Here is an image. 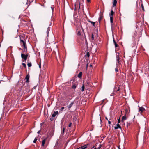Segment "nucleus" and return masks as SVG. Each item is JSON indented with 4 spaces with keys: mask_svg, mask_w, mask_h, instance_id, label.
Returning a JSON list of instances; mask_svg holds the SVG:
<instances>
[{
    "mask_svg": "<svg viewBox=\"0 0 149 149\" xmlns=\"http://www.w3.org/2000/svg\"><path fill=\"white\" fill-rule=\"evenodd\" d=\"M116 58H117V61L118 62V64H119V58L118 56L117 55L116 56Z\"/></svg>",
    "mask_w": 149,
    "mask_h": 149,
    "instance_id": "nucleus-18",
    "label": "nucleus"
},
{
    "mask_svg": "<svg viewBox=\"0 0 149 149\" xmlns=\"http://www.w3.org/2000/svg\"><path fill=\"white\" fill-rule=\"evenodd\" d=\"M113 43L114 44L115 47L116 48H117V47H118L119 46L116 43V41H115V40H114V38H113Z\"/></svg>",
    "mask_w": 149,
    "mask_h": 149,
    "instance_id": "nucleus-10",
    "label": "nucleus"
},
{
    "mask_svg": "<svg viewBox=\"0 0 149 149\" xmlns=\"http://www.w3.org/2000/svg\"><path fill=\"white\" fill-rule=\"evenodd\" d=\"M139 110L141 112H142L145 111V109L143 107H139Z\"/></svg>",
    "mask_w": 149,
    "mask_h": 149,
    "instance_id": "nucleus-8",
    "label": "nucleus"
},
{
    "mask_svg": "<svg viewBox=\"0 0 149 149\" xmlns=\"http://www.w3.org/2000/svg\"><path fill=\"white\" fill-rule=\"evenodd\" d=\"M117 3V1L116 0H114L113 5V6H115Z\"/></svg>",
    "mask_w": 149,
    "mask_h": 149,
    "instance_id": "nucleus-17",
    "label": "nucleus"
},
{
    "mask_svg": "<svg viewBox=\"0 0 149 149\" xmlns=\"http://www.w3.org/2000/svg\"><path fill=\"white\" fill-rule=\"evenodd\" d=\"M115 70L116 72H117L118 71V69L117 68V67L116 68Z\"/></svg>",
    "mask_w": 149,
    "mask_h": 149,
    "instance_id": "nucleus-33",
    "label": "nucleus"
},
{
    "mask_svg": "<svg viewBox=\"0 0 149 149\" xmlns=\"http://www.w3.org/2000/svg\"><path fill=\"white\" fill-rule=\"evenodd\" d=\"M64 131H65V128H63V130H62V131L61 132V134H62V135H63L64 134Z\"/></svg>",
    "mask_w": 149,
    "mask_h": 149,
    "instance_id": "nucleus-20",
    "label": "nucleus"
},
{
    "mask_svg": "<svg viewBox=\"0 0 149 149\" xmlns=\"http://www.w3.org/2000/svg\"><path fill=\"white\" fill-rule=\"evenodd\" d=\"M71 125H72V123H70L69 125H68V127H70L71 126Z\"/></svg>",
    "mask_w": 149,
    "mask_h": 149,
    "instance_id": "nucleus-31",
    "label": "nucleus"
},
{
    "mask_svg": "<svg viewBox=\"0 0 149 149\" xmlns=\"http://www.w3.org/2000/svg\"><path fill=\"white\" fill-rule=\"evenodd\" d=\"M91 39L93 40H94V35L93 33L92 34Z\"/></svg>",
    "mask_w": 149,
    "mask_h": 149,
    "instance_id": "nucleus-28",
    "label": "nucleus"
},
{
    "mask_svg": "<svg viewBox=\"0 0 149 149\" xmlns=\"http://www.w3.org/2000/svg\"><path fill=\"white\" fill-rule=\"evenodd\" d=\"M103 15L101 14L100 15V16H99V19H98V20H99V22L100 23L101 20H102V18H103Z\"/></svg>",
    "mask_w": 149,
    "mask_h": 149,
    "instance_id": "nucleus-12",
    "label": "nucleus"
},
{
    "mask_svg": "<svg viewBox=\"0 0 149 149\" xmlns=\"http://www.w3.org/2000/svg\"><path fill=\"white\" fill-rule=\"evenodd\" d=\"M30 78V76L29 74H28L26 76V77L25 78V79L26 80V83H29V79Z\"/></svg>",
    "mask_w": 149,
    "mask_h": 149,
    "instance_id": "nucleus-6",
    "label": "nucleus"
},
{
    "mask_svg": "<svg viewBox=\"0 0 149 149\" xmlns=\"http://www.w3.org/2000/svg\"><path fill=\"white\" fill-rule=\"evenodd\" d=\"M20 43L21 45L23 44V46L24 47V50L25 53L27 51V45L25 42V38L23 36H20Z\"/></svg>",
    "mask_w": 149,
    "mask_h": 149,
    "instance_id": "nucleus-1",
    "label": "nucleus"
},
{
    "mask_svg": "<svg viewBox=\"0 0 149 149\" xmlns=\"http://www.w3.org/2000/svg\"><path fill=\"white\" fill-rule=\"evenodd\" d=\"M105 119H106L108 121V119L107 118V117H105Z\"/></svg>",
    "mask_w": 149,
    "mask_h": 149,
    "instance_id": "nucleus-40",
    "label": "nucleus"
},
{
    "mask_svg": "<svg viewBox=\"0 0 149 149\" xmlns=\"http://www.w3.org/2000/svg\"><path fill=\"white\" fill-rule=\"evenodd\" d=\"M114 128L115 129H116L118 128H120V129H121V127L120 126V125L118 124L116 125V126L115 127H114Z\"/></svg>",
    "mask_w": 149,
    "mask_h": 149,
    "instance_id": "nucleus-9",
    "label": "nucleus"
},
{
    "mask_svg": "<svg viewBox=\"0 0 149 149\" xmlns=\"http://www.w3.org/2000/svg\"><path fill=\"white\" fill-rule=\"evenodd\" d=\"M114 14V12H113L112 10H111V11L110 14V22L111 24L113 23V16Z\"/></svg>",
    "mask_w": 149,
    "mask_h": 149,
    "instance_id": "nucleus-4",
    "label": "nucleus"
},
{
    "mask_svg": "<svg viewBox=\"0 0 149 149\" xmlns=\"http://www.w3.org/2000/svg\"><path fill=\"white\" fill-rule=\"evenodd\" d=\"M77 34L79 35H81V32H80V31H78V33H77Z\"/></svg>",
    "mask_w": 149,
    "mask_h": 149,
    "instance_id": "nucleus-30",
    "label": "nucleus"
},
{
    "mask_svg": "<svg viewBox=\"0 0 149 149\" xmlns=\"http://www.w3.org/2000/svg\"><path fill=\"white\" fill-rule=\"evenodd\" d=\"M50 28L49 27H48L47 28V33L48 36V35L49 31L50 30Z\"/></svg>",
    "mask_w": 149,
    "mask_h": 149,
    "instance_id": "nucleus-22",
    "label": "nucleus"
},
{
    "mask_svg": "<svg viewBox=\"0 0 149 149\" xmlns=\"http://www.w3.org/2000/svg\"><path fill=\"white\" fill-rule=\"evenodd\" d=\"M39 67L40 68H41V64H40L39 65Z\"/></svg>",
    "mask_w": 149,
    "mask_h": 149,
    "instance_id": "nucleus-38",
    "label": "nucleus"
},
{
    "mask_svg": "<svg viewBox=\"0 0 149 149\" xmlns=\"http://www.w3.org/2000/svg\"><path fill=\"white\" fill-rule=\"evenodd\" d=\"M58 111H54V113L52 115V117L50 118V120L51 121H52L55 120V117L56 115H58Z\"/></svg>",
    "mask_w": 149,
    "mask_h": 149,
    "instance_id": "nucleus-3",
    "label": "nucleus"
},
{
    "mask_svg": "<svg viewBox=\"0 0 149 149\" xmlns=\"http://www.w3.org/2000/svg\"><path fill=\"white\" fill-rule=\"evenodd\" d=\"M37 139L36 138H35L33 141V142L34 143H35L36 142V141H37Z\"/></svg>",
    "mask_w": 149,
    "mask_h": 149,
    "instance_id": "nucleus-27",
    "label": "nucleus"
},
{
    "mask_svg": "<svg viewBox=\"0 0 149 149\" xmlns=\"http://www.w3.org/2000/svg\"><path fill=\"white\" fill-rule=\"evenodd\" d=\"M98 144V143H96V144H95V146H97V144Z\"/></svg>",
    "mask_w": 149,
    "mask_h": 149,
    "instance_id": "nucleus-41",
    "label": "nucleus"
},
{
    "mask_svg": "<svg viewBox=\"0 0 149 149\" xmlns=\"http://www.w3.org/2000/svg\"><path fill=\"white\" fill-rule=\"evenodd\" d=\"M74 104V102H71V103H70V104L68 106V108L70 109V108L73 105V104Z\"/></svg>",
    "mask_w": 149,
    "mask_h": 149,
    "instance_id": "nucleus-13",
    "label": "nucleus"
},
{
    "mask_svg": "<svg viewBox=\"0 0 149 149\" xmlns=\"http://www.w3.org/2000/svg\"><path fill=\"white\" fill-rule=\"evenodd\" d=\"M87 1L88 3H90V0H87Z\"/></svg>",
    "mask_w": 149,
    "mask_h": 149,
    "instance_id": "nucleus-34",
    "label": "nucleus"
},
{
    "mask_svg": "<svg viewBox=\"0 0 149 149\" xmlns=\"http://www.w3.org/2000/svg\"><path fill=\"white\" fill-rule=\"evenodd\" d=\"M100 121H101V117H100Z\"/></svg>",
    "mask_w": 149,
    "mask_h": 149,
    "instance_id": "nucleus-44",
    "label": "nucleus"
},
{
    "mask_svg": "<svg viewBox=\"0 0 149 149\" xmlns=\"http://www.w3.org/2000/svg\"><path fill=\"white\" fill-rule=\"evenodd\" d=\"M108 124H111V122L110 121L108 120Z\"/></svg>",
    "mask_w": 149,
    "mask_h": 149,
    "instance_id": "nucleus-35",
    "label": "nucleus"
},
{
    "mask_svg": "<svg viewBox=\"0 0 149 149\" xmlns=\"http://www.w3.org/2000/svg\"><path fill=\"white\" fill-rule=\"evenodd\" d=\"M101 146H102V145L101 144H100L99 145V148H101Z\"/></svg>",
    "mask_w": 149,
    "mask_h": 149,
    "instance_id": "nucleus-36",
    "label": "nucleus"
},
{
    "mask_svg": "<svg viewBox=\"0 0 149 149\" xmlns=\"http://www.w3.org/2000/svg\"><path fill=\"white\" fill-rule=\"evenodd\" d=\"M141 8H142V10H143V11H144V9L143 5V4H141Z\"/></svg>",
    "mask_w": 149,
    "mask_h": 149,
    "instance_id": "nucleus-21",
    "label": "nucleus"
},
{
    "mask_svg": "<svg viewBox=\"0 0 149 149\" xmlns=\"http://www.w3.org/2000/svg\"><path fill=\"white\" fill-rule=\"evenodd\" d=\"M20 49L22 50V49H21V48H20Z\"/></svg>",
    "mask_w": 149,
    "mask_h": 149,
    "instance_id": "nucleus-46",
    "label": "nucleus"
},
{
    "mask_svg": "<svg viewBox=\"0 0 149 149\" xmlns=\"http://www.w3.org/2000/svg\"><path fill=\"white\" fill-rule=\"evenodd\" d=\"M118 149H120V148L119 147H118Z\"/></svg>",
    "mask_w": 149,
    "mask_h": 149,
    "instance_id": "nucleus-45",
    "label": "nucleus"
},
{
    "mask_svg": "<svg viewBox=\"0 0 149 149\" xmlns=\"http://www.w3.org/2000/svg\"><path fill=\"white\" fill-rule=\"evenodd\" d=\"M40 130H39V131H38L37 132V133L38 134H40Z\"/></svg>",
    "mask_w": 149,
    "mask_h": 149,
    "instance_id": "nucleus-37",
    "label": "nucleus"
},
{
    "mask_svg": "<svg viewBox=\"0 0 149 149\" xmlns=\"http://www.w3.org/2000/svg\"><path fill=\"white\" fill-rule=\"evenodd\" d=\"M64 109V107H62L61 108V110L62 111H63Z\"/></svg>",
    "mask_w": 149,
    "mask_h": 149,
    "instance_id": "nucleus-32",
    "label": "nucleus"
},
{
    "mask_svg": "<svg viewBox=\"0 0 149 149\" xmlns=\"http://www.w3.org/2000/svg\"><path fill=\"white\" fill-rule=\"evenodd\" d=\"M28 56V54H26L25 55L22 53L21 54V57L22 58V59H24V61H26V60Z\"/></svg>",
    "mask_w": 149,
    "mask_h": 149,
    "instance_id": "nucleus-5",
    "label": "nucleus"
},
{
    "mask_svg": "<svg viewBox=\"0 0 149 149\" xmlns=\"http://www.w3.org/2000/svg\"><path fill=\"white\" fill-rule=\"evenodd\" d=\"M43 123H41V125H42V124H43Z\"/></svg>",
    "mask_w": 149,
    "mask_h": 149,
    "instance_id": "nucleus-43",
    "label": "nucleus"
},
{
    "mask_svg": "<svg viewBox=\"0 0 149 149\" xmlns=\"http://www.w3.org/2000/svg\"><path fill=\"white\" fill-rule=\"evenodd\" d=\"M88 21L92 24L94 26H95V22L91 21L90 20H88Z\"/></svg>",
    "mask_w": 149,
    "mask_h": 149,
    "instance_id": "nucleus-16",
    "label": "nucleus"
},
{
    "mask_svg": "<svg viewBox=\"0 0 149 149\" xmlns=\"http://www.w3.org/2000/svg\"><path fill=\"white\" fill-rule=\"evenodd\" d=\"M22 64L24 68H26V66L25 64L24 63H22Z\"/></svg>",
    "mask_w": 149,
    "mask_h": 149,
    "instance_id": "nucleus-25",
    "label": "nucleus"
},
{
    "mask_svg": "<svg viewBox=\"0 0 149 149\" xmlns=\"http://www.w3.org/2000/svg\"><path fill=\"white\" fill-rule=\"evenodd\" d=\"M118 123H119L120 122V117L118 119Z\"/></svg>",
    "mask_w": 149,
    "mask_h": 149,
    "instance_id": "nucleus-29",
    "label": "nucleus"
},
{
    "mask_svg": "<svg viewBox=\"0 0 149 149\" xmlns=\"http://www.w3.org/2000/svg\"><path fill=\"white\" fill-rule=\"evenodd\" d=\"M127 119L125 115L124 116L122 117V122H123L125 120Z\"/></svg>",
    "mask_w": 149,
    "mask_h": 149,
    "instance_id": "nucleus-15",
    "label": "nucleus"
},
{
    "mask_svg": "<svg viewBox=\"0 0 149 149\" xmlns=\"http://www.w3.org/2000/svg\"><path fill=\"white\" fill-rule=\"evenodd\" d=\"M84 88H85L84 85V84H83V85L81 87V91H84Z\"/></svg>",
    "mask_w": 149,
    "mask_h": 149,
    "instance_id": "nucleus-19",
    "label": "nucleus"
},
{
    "mask_svg": "<svg viewBox=\"0 0 149 149\" xmlns=\"http://www.w3.org/2000/svg\"><path fill=\"white\" fill-rule=\"evenodd\" d=\"M36 86H35L32 89H36Z\"/></svg>",
    "mask_w": 149,
    "mask_h": 149,
    "instance_id": "nucleus-39",
    "label": "nucleus"
},
{
    "mask_svg": "<svg viewBox=\"0 0 149 149\" xmlns=\"http://www.w3.org/2000/svg\"><path fill=\"white\" fill-rule=\"evenodd\" d=\"M27 88H29V86H27Z\"/></svg>",
    "mask_w": 149,
    "mask_h": 149,
    "instance_id": "nucleus-42",
    "label": "nucleus"
},
{
    "mask_svg": "<svg viewBox=\"0 0 149 149\" xmlns=\"http://www.w3.org/2000/svg\"><path fill=\"white\" fill-rule=\"evenodd\" d=\"M70 82L72 83V88L75 89L78 85V82L77 81L74 80H71Z\"/></svg>",
    "mask_w": 149,
    "mask_h": 149,
    "instance_id": "nucleus-2",
    "label": "nucleus"
},
{
    "mask_svg": "<svg viewBox=\"0 0 149 149\" xmlns=\"http://www.w3.org/2000/svg\"><path fill=\"white\" fill-rule=\"evenodd\" d=\"M86 56H87L88 57H89L90 56V54L89 52H88L86 54Z\"/></svg>",
    "mask_w": 149,
    "mask_h": 149,
    "instance_id": "nucleus-23",
    "label": "nucleus"
},
{
    "mask_svg": "<svg viewBox=\"0 0 149 149\" xmlns=\"http://www.w3.org/2000/svg\"><path fill=\"white\" fill-rule=\"evenodd\" d=\"M82 72H80L78 75V78L81 79L82 78Z\"/></svg>",
    "mask_w": 149,
    "mask_h": 149,
    "instance_id": "nucleus-11",
    "label": "nucleus"
},
{
    "mask_svg": "<svg viewBox=\"0 0 149 149\" xmlns=\"http://www.w3.org/2000/svg\"><path fill=\"white\" fill-rule=\"evenodd\" d=\"M86 86H91V85L90 83H89L88 82H86Z\"/></svg>",
    "mask_w": 149,
    "mask_h": 149,
    "instance_id": "nucleus-26",
    "label": "nucleus"
},
{
    "mask_svg": "<svg viewBox=\"0 0 149 149\" xmlns=\"http://www.w3.org/2000/svg\"><path fill=\"white\" fill-rule=\"evenodd\" d=\"M27 65L28 66V67H31L32 66L31 63H28L27 64Z\"/></svg>",
    "mask_w": 149,
    "mask_h": 149,
    "instance_id": "nucleus-24",
    "label": "nucleus"
},
{
    "mask_svg": "<svg viewBox=\"0 0 149 149\" xmlns=\"http://www.w3.org/2000/svg\"><path fill=\"white\" fill-rule=\"evenodd\" d=\"M120 86L118 87L117 88L116 87H115L114 88V92H118V91H119L120 90Z\"/></svg>",
    "mask_w": 149,
    "mask_h": 149,
    "instance_id": "nucleus-7",
    "label": "nucleus"
},
{
    "mask_svg": "<svg viewBox=\"0 0 149 149\" xmlns=\"http://www.w3.org/2000/svg\"><path fill=\"white\" fill-rule=\"evenodd\" d=\"M45 141H46L45 139H43L42 140V146L44 147V145L45 143Z\"/></svg>",
    "mask_w": 149,
    "mask_h": 149,
    "instance_id": "nucleus-14",
    "label": "nucleus"
}]
</instances>
